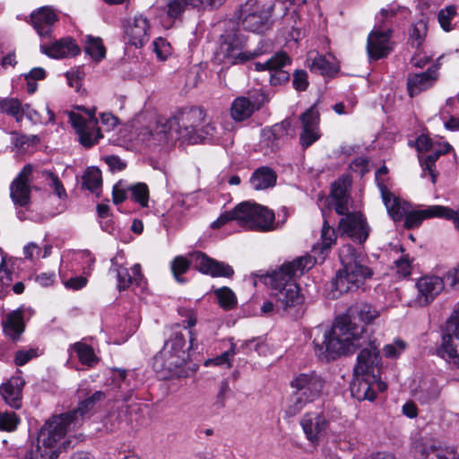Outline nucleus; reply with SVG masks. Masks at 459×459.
<instances>
[{"instance_id":"49","label":"nucleus","mask_w":459,"mask_h":459,"mask_svg":"<svg viewBox=\"0 0 459 459\" xmlns=\"http://www.w3.org/2000/svg\"><path fill=\"white\" fill-rule=\"evenodd\" d=\"M12 260H1L0 263V294L4 292V287L9 286L13 281V265Z\"/></svg>"},{"instance_id":"32","label":"nucleus","mask_w":459,"mask_h":459,"mask_svg":"<svg viewBox=\"0 0 459 459\" xmlns=\"http://www.w3.org/2000/svg\"><path fill=\"white\" fill-rule=\"evenodd\" d=\"M3 328L4 333L13 340L19 339L20 335L23 333L25 325L23 322L22 309L18 308L7 314L4 320H3Z\"/></svg>"},{"instance_id":"8","label":"nucleus","mask_w":459,"mask_h":459,"mask_svg":"<svg viewBox=\"0 0 459 459\" xmlns=\"http://www.w3.org/2000/svg\"><path fill=\"white\" fill-rule=\"evenodd\" d=\"M342 262V268L339 269L335 276L330 281L332 297L351 290L352 288H359L367 279L373 275V270L364 264V260H348Z\"/></svg>"},{"instance_id":"62","label":"nucleus","mask_w":459,"mask_h":459,"mask_svg":"<svg viewBox=\"0 0 459 459\" xmlns=\"http://www.w3.org/2000/svg\"><path fill=\"white\" fill-rule=\"evenodd\" d=\"M58 454L56 451H50L49 453L43 454L40 452L39 447L30 451L24 459H56Z\"/></svg>"},{"instance_id":"26","label":"nucleus","mask_w":459,"mask_h":459,"mask_svg":"<svg viewBox=\"0 0 459 459\" xmlns=\"http://www.w3.org/2000/svg\"><path fill=\"white\" fill-rule=\"evenodd\" d=\"M40 51L52 58H67L77 56L81 49L72 38H63L51 44H41Z\"/></svg>"},{"instance_id":"12","label":"nucleus","mask_w":459,"mask_h":459,"mask_svg":"<svg viewBox=\"0 0 459 459\" xmlns=\"http://www.w3.org/2000/svg\"><path fill=\"white\" fill-rule=\"evenodd\" d=\"M437 353L459 367V307L446 322L442 343L437 349Z\"/></svg>"},{"instance_id":"53","label":"nucleus","mask_w":459,"mask_h":459,"mask_svg":"<svg viewBox=\"0 0 459 459\" xmlns=\"http://www.w3.org/2000/svg\"><path fill=\"white\" fill-rule=\"evenodd\" d=\"M282 143L283 141L278 138L276 135H270V137H268L266 134V128L263 130L261 140V145L263 148H265L271 152H274L281 148Z\"/></svg>"},{"instance_id":"52","label":"nucleus","mask_w":459,"mask_h":459,"mask_svg":"<svg viewBox=\"0 0 459 459\" xmlns=\"http://www.w3.org/2000/svg\"><path fill=\"white\" fill-rule=\"evenodd\" d=\"M441 386L437 381L433 380L429 385L421 392L420 400L422 403H430L439 398Z\"/></svg>"},{"instance_id":"57","label":"nucleus","mask_w":459,"mask_h":459,"mask_svg":"<svg viewBox=\"0 0 459 459\" xmlns=\"http://www.w3.org/2000/svg\"><path fill=\"white\" fill-rule=\"evenodd\" d=\"M426 459H459V455L453 449H437L431 446V452L427 454Z\"/></svg>"},{"instance_id":"21","label":"nucleus","mask_w":459,"mask_h":459,"mask_svg":"<svg viewBox=\"0 0 459 459\" xmlns=\"http://www.w3.org/2000/svg\"><path fill=\"white\" fill-rule=\"evenodd\" d=\"M25 21L33 26L40 37H50L54 24L58 21V15L51 7L43 6L33 11Z\"/></svg>"},{"instance_id":"9","label":"nucleus","mask_w":459,"mask_h":459,"mask_svg":"<svg viewBox=\"0 0 459 459\" xmlns=\"http://www.w3.org/2000/svg\"><path fill=\"white\" fill-rule=\"evenodd\" d=\"M331 418L328 412L310 411L302 417L300 425L307 438L311 443L318 442L319 438L330 429L333 441L335 443L348 442L351 438V426H342V428L333 429L330 427Z\"/></svg>"},{"instance_id":"64","label":"nucleus","mask_w":459,"mask_h":459,"mask_svg":"<svg viewBox=\"0 0 459 459\" xmlns=\"http://www.w3.org/2000/svg\"><path fill=\"white\" fill-rule=\"evenodd\" d=\"M416 146L419 152L431 151L435 146L432 140L424 134H420L416 140Z\"/></svg>"},{"instance_id":"41","label":"nucleus","mask_w":459,"mask_h":459,"mask_svg":"<svg viewBox=\"0 0 459 459\" xmlns=\"http://www.w3.org/2000/svg\"><path fill=\"white\" fill-rule=\"evenodd\" d=\"M84 50L87 55L98 62L106 56V48L100 38L87 36Z\"/></svg>"},{"instance_id":"19","label":"nucleus","mask_w":459,"mask_h":459,"mask_svg":"<svg viewBox=\"0 0 459 459\" xmlns=\"http://www.w3.org/2000/svg\"><path fill=\"white\" fill-rule=\"evenodd\" d=\"M33 167L25 165L10 186V196L15 205L26 206L30 201V177Z\"/></svg>"},{"instance_id":"47","label":"nucleus","mask_w":459,"mask_h":459,"mask_svg":"<svg viewBox=\"0 0 459 459\" xmlns=\"http://www.w3.org/2000/svg\"><path fill=\"white\" fill-rule=\"evenodd\" d=\"M411 260H394L389 274L398 279L408 278L412 273Z\"/></svg>"},{"instance_id":"51","label":"nucleus","mask_w":459,"mask_h":459,"mask_svg":"<svg viewBox=\"0 0 459 459\" xmlns=\"http://www.w3.org/2000/svg\"><path fill=\"white\" fill-rule=\"evenodd\" d=\"M290 129L291 121L290 119H284L281 123H277L273 125L272 127L266 128V134L268 135V137H270V135H276L278 136V138L284 142Z\"/></svg>"},{"instance_id":"11","label":"nucleus","mask_w":459,"mask_h":459,"mask_svg":"<svg viewBox=\"0 0 459 459\" xmlns=\"http://www.w3.org/2000/svg\"><path fill=\"white\" fill-rule=\"evenodd\" d=\"M72 423L64 414L53 416L40 429L38 434V444L36 449H40L43 454L56 451L54 449L56 443L65 435L67 430L71 429Z\"/></svg>"},{"instance_id":"61","label":"nucleus","mask_w":459,"mask_h":459,"mask_svg":"<svg viewBox=\"0 0 459 459\" xmlns=\"http://www.w3.org/2000/svg\"><path fill=\"white\" fill-rule=\"evenodd\" d=\"M282 68L283 67L275 68L271 72L270 83L272 85H280L289 81L290 74Z\"/></svg>"},{"instance_id":"2","label":"nucleus","mask_w":459,"mask_h":459,"mask_svg":"<svg viewBox=\"0 0 459 459\" xmlns=\"http://www.w3.org/2000/svg\"><path fill=\"white\" fill-rule=\"evenodd\" d=\"M316 264V260L287 261L278 269L260 276L264 283L271 289L277 307L287 312L303 303L304 298L295 279L304 273L307 266L311 268Z\"/></svg>"},{"instance_id":"39","label":"nucleus","mask_w":459,"mask_h":459,"mask_svg":"<svg viewBox=\"0 0 459 459\" xmlns=\"http://www.w3.org/2000/svg\"><path fill=\"white\" fill-rule=\"evenodd\" d=\"M310 61V70L321 75L333 76L338 72V67L333 63L328 61L323 55L316 54Z\"/></svg>"},{"instance_id":"55","label":"nucleus","mask_w":459,"mask_h":459,"mask_svg":"<svg viewBox=\"0 0 459 459\" xmlns=\"http://www.w3.org/2000/svg\"><path fill=\"white\" fill-rule=\"evenodd\" d=\"M46 179L48 182L49 186L54 190L56 195L60 198H64L66 196L65 189L63 186V184L59 180L58 177L50 171H47Z\"/></svg>"},{"instance_id":"5","label":"nucleus","mask_w":459,"mask_h":459,"mask_svg":"<svg viewBox=\"0 0 459 459\" xmlns=\"http://www.w3.org/2000/svg\"><path fill=\"white\" fill-rule=\"evenodd\" d=\"M247 48V37L239 31L228 33L221 38L216 53L217 60L224 65H243L273 50L270 40H260L257 47L250 51Z\"/></svg>"},{"instance_id":"58","label":"nucleus","mask_w":459,"mask_h":459,"mask_svg":"<svg viewBox=\"0 0 459 459\" xmlns=\"http://www.w3.org/2000/svg\"><path fill=\"white\" fill-rule=\"evenodd\" d=\"M189 267V260H172L171 262V271L176 280L179 282L184 281V280L180 278V275L185 273Z\"/></svg>"},{"instance_id":"22","label":"nucleus","mask_w":459,"mask_h":459,"mask_svg":"<svg viewBox=\"0 0 459 459\" xmlns=\"http://www.w3.org/2000/svg\"><path fill=\"white\" fill-rule=\"evenodd\" d=\"M391 34L392 30L390 29H375L369 33L367 50L370 58L378 60L389 54L391 50L389 47Z\"/></svg>"},{"instance_id":"56","label":"nucleus","mask_w":459,"mask_h":459,"mask_svg":"<svg viewBox=\"0 0 459 459\" xmlns=\"http://www.w3.org/2000/svg\"><path fill=\"white\" fill-rule=\"evenodd\" d=\"M38 356V349L19 350L15 352L14 362L17 366L21 367Z\"/></svg>"},{"instance_id":"16","label":"nucleus","mask_w":459,"mask_h":459,"mask_svg":"<svg viewBox=\"0 0 459 459\" xmlns=\"http://www.w3.org/2000/svg\"><path fill=\"white\" fill-rule=\"evenodd\" d=\"M343 215L338 224L341 236L346 235L359 244H363L369 235V226L364 215L359 212L349 211Z\"/></svg>"},{"instance_id":"24","label":"nucleus","mask_w":459,"mask_h":459,"mask_svg":"<svg viewBox=\"0 0 459 459\" xmlns=\"http://www.w3.org/2000/svg\"><path fill=\"white\" fill-rule=\"evenodd\" d=\"M444 286L443 279L438 276L421 277L416 283L417 302L420 306L429 305L443 290Z\"/></svg>"},{"instance_id":"18","label":"nucleus","mask_w":459,"mask_h":459,"mask_svg":"<svg viewBox=\"0 0 459 459\" xmlns=\"http://www.w3.org/2000/svg\"><path fill=\"white\" fill-rule=\"evenodd\" d=\"M302 130L299 134V143L303 149H307L321 137L319 130L320 114L316 104L300 115Z\"/></svg>"},{"instance_id":"60","label":"nucleus","mask_w":459,"mask_h":459,"mask_svg":"<svg viewBox=\"0 0 459 459\" xmlns=\"http://www.w3.org/2000/svg\"><path fill=\"white\" fill-rule=\"evenodd\" d=\"M127 371L121 368L113 370L112 381L119 389L130 387V380L128 379Z\"/></svg>"},{"instance_id":"15","label":"nucleus","mask_w":459,"mask_h":459,"mask_svg":"<svg viewBox=\"0 0 459 459\" xmlns=\"http://www.w3.org/2000/svg\"><path fill=\"white\" fill-rule=\"evenodd\" d=\"M403 216L404 226L407 229L417 228L424 220L437 217L452 221L455 229L459 230V213L446 206L431 205L424 210L408 212L403 213Z\"/></svg>"},{"instance_id":"7","label":"nucleus","mask_w":459,"mask_h":459,"mask_svg":"<svg viewBox=\"0 0 459 459\" xmlns=\"http://www.w3.org/2000/svg\"><path fill=\"white\" fill-rule=\"evenodd\" d=\"M381 361L379 351L374 349L364 348L357 357V364L354 368V379L351 385L352 396L359 401H373L376 398L374 381L376 368Z\"/></svg>"},{"instance_id":"54","label":"nucleus","mask_w":459,"mask_h":459,"mask_svg":"<svg viewBox=\"0 0 459 459\" xmlns=\"http://www.w3.org/2000/svg\"><path fill=\"white\" fill-rule=\"evenodd\" d=\"M427 30V26L423 21H420L415 23L410 30V39L412 44L416 43V46H420L424 39Z\"/></svg>"},{"instance_id":"27","label":"nucleus","mask_w":459,"mask_h":459,"mask_svg":"<svg viewBox=\"0 0 459 459\" xmlns=\"http://www.w3.org/2000/svg\"><path fill=\"white\" fill-rule=\"evenodd\" d=\"M25 381L20 377H13L0 386V394L7 405L20 409L22 405V388Z\"/></svg>"},{"instance_id":"25","label":"nucleus","mask_w":459,"mask_h":459,"mask_svg":"<svg viewBox=\"0 0 459 459\" xmlns=\"http://www.w3.org/2000/svg\"><path fill=\"white\" fill-rule=\"evenodd\" d=\"M437 67H429L420 74H409L407 77V90L411 98L431 88L437 80Z\"/></svg>"},{"instance_id":"42","label":"nucleus","mask_w":459,"mask_h":459,"mask_svg":"<svg viewBox=\"0 0 459 459\" xmlns=\"http://www.w3.org/2000/svg\"><path fill=\"white\" fill-rule=\"evenodd\" d=\"M72 349L76 352L79 360L83 364L91 367L98 361L91 346L83 342H75Z\"/></svg>"},{"instance_id":"43","label":"nucleus","mask_w":459,"mask_h":459,"mask_svg":"<svg viewBox=\"0 0 459 459\" xmlns=\"http://www.w3.org/2000/svg\"><path fill=\"white\" fill-rule=\"evenodd\" d=\"M220 306L224 310H230L236 307L238 300L235 293L229 287H221L214 290Z\"/></svg>"},{"instance_id":"44","label":"nucleus","mask_w":459,"mask_h":459,"mask_svg":"<svg viewBox=\"0 0 459 459\" xmlns=\"http://www.w3.org/2000/svg\"><path fill=\"white\" fill-rule=\"evenodd\" d=\"M0 109L2 112L15 117L17 121L22 119L25 111L17 99H4L0 100Z\"/></svg>"},{"instance_id":"33","label":"nucleus","mask_w":459,"mask_h":459,"mask_svg":"<svg viewBox=\"0 0 459 459\" xmlns=\"http://www.w3.org/2000/svg\"><path fill=\"white\" fill-rule=\"evenodd\" d=\"M276 172L267 166H263L253 172L250 183L254 189L264 190L273 187L276 184Z\"/></svg>"},{"instance_id":"50","label":"nucleus","mask_w":459,"mask_h":459,"mask_svg":"<svg viewBox=\"0 0 459 459\" xmlns=\"http://www.w3.org/2000/svg\"><path fill=\"white\" fill-rule=\"evenodd\" d=\"M456 15L455 5H448L444 9H441L437 14L438 22L441 28L446 31L452 30L451 26L452 19Z\"/></svg>"},{"instance_id":"20","label":"nucleus","mask_w":459,"mask_h":459,"mask_svg":"<svg viewBox=\"0 0 459 459\" xmlns=\"http://www.w3.org/2000/svg\"><path fill=\"white\" fill-rule=\"evenodd\" d=\"M112 262L109 273L115 274L117 281V288L119 291L127 290L134 282L140 283L143 275L139 264L129 265L127 262L118 263L117 260Z\"/></svg>"},{"instance_id":"23","label":"nucleus","mask_w":459,"mask_h":459,"mask_svg":"<svg viewBox=\"0 0 459 459\" xmlns=\"http://www.w3.org/2000/svg\"><path fill=\"white\" fill-rule=\"evenodd\" d=\"M149 30L148 19L142 14H138L127 20L125 32L131 45L141 48L149 40Z\"/></svg>"},{"instance_id":"36","label":"nucleus","mask_w":459,"mask_h":459,"mask_svg":"<svg viewBox=\"0 0 459 459\" xmlns=\"http://www.w3.org/2000/svg\"><path fill=\"white\" fill-rule=\"evenodd\" d=\"M357 322L370 324L379 316V311L369 303L362 302L351 307L345 313Z\"/></svg>"},{"instance_id":"17","label":"nucleus","mask_w":459,"mask_h":459,"mask_svg":"<svg viewBox=\"0 0 459 459\" xmlns=\"http://www.w3.org/2000/svg\"><path fill=\"white\" fill-rule=\"evenodd\" d=\"M387 172L388 169L385 166L378 169L375 175L376 181L388 214L394 221H399L403 217L404 209L401 207L400 199L394 196L387 187Z\"/></svg>"},{"instance_id":"28","label":"nucleus","mask_w":459,"mask_h":459,"mask_svg":"<svg viewBox=\"0 0 459 459\" xmlns=\"http://www.w3.org/2000/svg\"><path fill=\"white\" fill-rule=\"evenodd\" d=\"M324 222L321 230L320 242L315 244L312 247L314 258L318 256L327 257L330 254L331 248L336 243L337 235L335 230L329 225L328 220L323 212Z\"/></svg>"},{"instance_id":"14","label":"nucleus","mask_w":459,"mask_h":459,"mask_svg":"<svg viewBox=\"0 0 459 459\" xmlns=\"http://www.w3.org/2000/svg\"><path fill=\"white\" fill-rule=\"evenodd\" d=\"M239 19L245 30L253 32H263L269 27L272 16L271 7H263L255 0H247L239 10Z\"/></svg>"},{"instance_id":"37","label":"nucleus","mask_w":459,"mask_h":459,"mask_svg":"<svg viewBox=\"0 0 459 459\" xmlns=\"http://www.w3.org/2000/svg\"><path fill=\"white\" fill-rule=\"evenodd\" d=\"M188 4L189 0H156L155 6L169 19L175 20L183 14Z\"/></svg>"},{"instance_id":"10","label":"nucleus","mask_w":459,"mask_h":459,"mask_svg":"<svg viewBox=\"0 0 459 459\" xmlns=\"http://www.w3.org/2000/svg\"><path fill=\"white\" fill-rule=\"evenodd\" d=\"M271 100L268 92L262 89L249 91L247 95L234 99L230 106V116L236 122L250 118Z\"/></svg>"},{"instance_id":"63","label":"nucleus","mask_w":459,"mask_h":459,"mask_svg":"<svg viewBox=\"0 0 459 459\" xmlns=\"http://www.w3.org/2000/svg\"><path fill=\"white\" fill-rule=\"evenodd\" d=\"M112 197L115 204H121L126 199V189L123 187L121 181L114 186Z\"/></svg>"},{"instance_id":"30","label":"nucleus","mask_w":459,"mask_h":459,"mask_svg":"<svg viewBox=\"0 0 459 459\" xmlns=\"http://www.w3.org/2000/svg\"><path fill=\"white\" fill-rule=\"evenodd\" d=\"M105 397L106 395L103 392L96 391L92 395L80 402L75 410L63 414L72 425H75L79 418H82L84 415L88 414L94 408L95 404L104 400Z\"/></svg>"},{"instance_id":"4","label":"nucleus","mask_w":459,"mask_h":459,"mask_svg":"<svg viewBox=\"0 0 459 459\" xmlns=\"http://www.w3.org/2000/svg\"><path fill=\"white\" fill-rule=\"evenodd\" d=\"M290 385L293 391L284 409L285 418L298 415L307 404L318 400L324 394L325 380L316 371H308L294 376Z\"/></svg>"},{"instance_id":"34","label":"nucleus","mask_w":459,"mask_h":459,"mask_svg":"<svg viewBox=\"0 0 459 459\" xmlns=\"http://www.w3.org/2000/svg\"><path fill=\"white\" fill-rule=\"evenodd\" d=\"M255 209L254 203L250 201L238 204L231 210L234 221L243 228L253 230L254 225H255L254 221Z\"/></svg>"},{"instance_id":"40","label":"nucleus","mask_w":459,"mask_h":459,"mask_svg":"<svg viewBox=\"0 0 459 459\" xmlns=\"http://www.w3.org/2000/svg\"><path fill=\"white\" fill-rule=\"evenodd\" d=\"M290 57L283 51L277 52L271 58L264 63H255V70L257 72L270 71L272 72L275 68L284 67L290 64Z\"/></svg>"},{"instance_id":"48","label":"nucleus","mask_w":459,"mask_h":459,"mask_svg":"<svg viewBox=\"0 0 459 459\" xmlns=\"http://www.w3.org/2000/svg\"><path fill=\"white\" fill-rule=\"evenodd\" d=\"M21 423L20 417L13 411H0V430L13 432Z\"/></svg>"},{"instance_id":"46","label":"nucleus","mask_w":459,"mask_h":459,"mask_svg":"<svg viewBox=\"0 0 459 459\" xmlns=\"http://www.w3.org/2000/svg\"><path fill=\"white\" fill-rule=\"evenodd\" d=\"M101 172L97 168L88 169L82 177V186L91 192H96L101 186Z\"/></svg>"},{"instance_id":"59","label":"nucleus","mask_w":459,"mask_h":459,"mask_svg":"<svg viewBox=\"0 0 459 459\" xmlns=\"http://www.w3.org/2000/svg\"><path fill=\"white\" fill-rule=\"evenodd\" d=\"M292 85L299 91H305L308 86L307 73L305 70H296L293 74Z\"/></svg>"},{"instance_id":"35","label":"nucleus","mask_w":459,"mask_h":459,"mask_svg":"<svg viewBox=\"0 0 459 459\" xmlns=\"http://www.w3.org/2000/svg\"><path fill=\"white\" fill-rule=\"evenodd\" d=\"M255 212L254 213L255 224L253 230L270 231L273 230L275 215L273 210L266 206L254 203Z\"/></svg>"},{"instance_id":"13","label":"nucleus","mask_w":459,"mask_h":459,"mask_svg":"<svg viewBox=\"0 0 459 459\" xmlns=\"http://www.w3.org/2000/svg\"><path fill=\"white\" fill-rule=\"evenodd\" d=\"M78 108L87 112L89 118L86 119L82 115L72 111L69 113V120L79 135L80 143L83 146L90 148L102 137L100 130L97 126L98 121L94 117L95 108H92L91 111L81 107Z\"/></svg>"},{"instance_id":"3","label":"nucleus","mask_w":459,"mask_h":459,"mask_svg":"<svg viewBox=\"0 0 459 459\" xmlns=\"http://www.w3.org/2000/svg\"><path fill=\"white\" fill-rule=\"evenodd\" d=\"M203 119V112L196 108H185L176 116L160 119L153 138L163 143L180 140L187 143H197L201 136L196 133V126Z\"/></svg>"},{"instance_id":"45","label":"nucleus","mask_w":459,"mask_h":459,"mask_svg":"<svg viewBox=\"0 0 459 459\" xmlns=\"http://www.w3.org/2000/svg\"><path fill=\"white\" fill-rule=\"evenodd\" d=\"M131 199L142 207H147L149 203V188L145 183H136L129 186Z\"/></svg>"},{"instance_id":"1","label":"nucleus","mask_w":459,"mask_h":459,"mask_svg":"<svg viewBox=\"0 0 459 459\" xmlns=\"http://www.w3.org/2000/svg\"><path fill=\"white\" fill-rule=\"evenodd\" d=\"M313 343L317 357L326 361L353 353L359 348H374L378 351V345L366 326L358 324L347 314L337 316L332 328L325 331L320 340L315 338Z\"/></svg>"},{"instance_id":"38","label":"nucleus","mask_w":459,"mask_h":459,"mask_svg":"<svg viewBox=\"0 0 459 459\" xmlns=\"http://www.w3.org/2000/svg\"><path fill=\"white\" fill-rule=\"evenodd\" d=\"M198 268L203 273L210 274L213 277H230L233 274V269L229 264L221 263L218 260H201Z\"/></svg>"},{"instance_id":"31","label":"nucleus","mask_w":459,"mask_h":459,"mask_svg":"<svg viewBox=\"0 0 459 459\" xmlns=\"http://www.w3.org/2000/svg\"><path fill=\"white\" fill-rule=\"evenodd\" d=\"M452 150V146L449 143L438 144L434 147L431 151H429V154L424 159L420 157V165L423 172L429 171L431 177L432 183H436L437 173L435 170V163L443 154L449 152Z\"/></svg>"},{"instance_id":"6","label":"nucleus","mask_w":459,"mask_h":459,"mask_svg":"<svg viewBox=\"0 0 459 459\" xmlns=\"http://www.w3.org/2000/svg\"><path fill=\"white\" fill-rule=\"evenodd\" d=\"M188 359L186 338L181 332L175 331L161 351L153 358V368L162 373V377H185L184 368Z\"/></svg>"},{"instance_id":"29","label":"nucleus","mask_w":459,"mask_h":459,"mask_svg":"<svg viewBox=\"0 0 459 459\" xmlns=\"http://www.w3.org/2000/svg\"><path fill=\"white\" fill-rule=\"evenodd\" d=\"M330 196L334 201V210L339 215H342L349 211L350 196L346 179L339 178L332 184Z\"/></svg>"}]
</instances>
